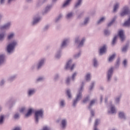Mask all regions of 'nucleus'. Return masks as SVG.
<instances>
[{
    "label": "nucleus",
    "mask_w": 130,
    "mask_h": 130,
    "mask_svg": "<svg viewBox=\"0 0 130 130\" xmlns=\"http://www.w3.org/2000/svg\"><path fill=\"white\" fill-rule=\"evenodd\" d=\"M43 110L41 109L36 111L35 113V123H38L39 122V119L40 118H43Z\"/></svg>",
    "instance_id": "4"
},
{
    "label": "nucleus",
    "mask_w": 130,
    "mask_h": 130,
    "mask_svg": "<svg viewBox=\"0 0 130 130\" xmlns=\"http://www.w3.org/2000/svg\"><path fill=\"white\" fill-rule=\"evenodd\" d=\"M95 85V82H93L92 83H91V84L90 86V88H89V90L90 91H91L93 88H94V86Z\"/></svg>",
    "instance_id": "56"
},
{
    "label": "nucleus",
    "mask_w": 130,
    "mask_h": 130,
    "mask_svg": "<svg viewBox=\"0 0 130 130\" xmlns=\"http://www.w3.org/2000/svg\"><path fill=\"white\" fill-rule=\"evenodd\" d=\"M6 83V79H3L0 81V86H4L5 85V83Z\"/></svg>",
    "instance_id": "52"
},
{
    "label": "nucleus",
    "mask_w": 130,
    "mask_h": 130,
    "mask_svg": "<svg viewBox=\"0 0 130 130\" xmlns=\"http://www.w3.org/2000/svg\"><path fill=\"white\" fill-rule=\"evenodd\" d=\"M78 74V73L77 72L74 73L72 76V81H75V78H76V77H77V75Z\"/></svg>",
    "instance_id": "53"
},
{
    "label": "nucleus",
    "mask_w": 130,
    "mask_h": 130,
    "mask_svg": "<svg viewBox=\"0 0 130 130\" xmlns=\"http://www.w3.org/2000/svg\"><path fill=\"white\" fill-rule=\"evenodd\" d=\"M129 47V42H127L124 46H123L121 51L123 53H126L128 50V48Z\"/></svg>",
    "instance_id": "15"
},
{
    "label": "nucleus",
    "mask_w": 130,
    "mask_h": 130,
    "mask_svg": "<svg viewBox=\"0 0 130 130\" xmlns=\"http://www.w3.org/2000/svg\"><path fill=\"white\" fill-rule=\"evenodd\" d=\"M113 75V68H110L107 74V82H110L111 81V78H112V75Z\"/></svg>",
    "instance_id": "7"
},
{
    "label": "nucleus",
    "mask_w": 130,
    "mask_h": 130,
    "mask_svg": "<svg viewBox=\"0 0 130 130\" xmlns=\"http://www.w3.org/2000/svg\"><path fill=\"white\" fill-rule=\"evenodd\" d=\"M93 67L94 68H97V67H98V61L95 58L93 59Z\"/></svg>",
    "instance_id": "41"
},
{
    "label": "nucleus",
    "mask_w": 130,
    "mask_h": 130,
    "mask_svg": "<svg viewBox=\"0 0 130 130\" xmlns=\"http://www.w3.org/2000/svg\"><path fill=\"white\" fill-rule=\"evenodd\" d=\"M61 18H62V15L60 14L58 17L56 18V19H55V22H58V21H59V20H60V19H61Z\"/></svg>",
    "instance_id": "55"
},
{
    "label": "nucleus",
    "mask_w": 130,
    "mask_h": 130,
    "mask_svg": "<svg viewBox=\"0 0 130 130\" xmlns=\"http://www.w3.org/2000/svg\"><path fill=\"white\" fill-rule=\"evenodd\" d=\"M24 110H25V107H22L19 110L20 112H24Z\"/></svg>",
    "instance_id": "62"
},
{
    "label": "nucleus",
    "mask_w": 130,
    "mask_h": 130,
    "mask_svg": "<svg viewBox=\"0 0 130 130\" xmlns=\"http://www.w3.org/2000/svg\"><path fill=\"white\" fill-rule=\"evenodd\" d=\"M83 16H84V12H81L79 15H78L77 19H81Z\"/></svg>",
    "instance_id": "58"
},
{
    "label": "nucleus",
    "mask_w": 130,
    "mask_h": 130,
    "mask_svg": "<svg viewBox=\"0 0 130 130\" xmlns=\"http://www.w3.org/2000/svg\"><path fill=\"white\" fill-rule=\"evenodd\" d=\"M83 89H84V82H82L81 87L78 90V93L77 94L76 98L75 100H73V103L72 105L73 107L75 108L78 104V102L82 99L83 95H82V92H83Z\"/></svg>",
    "instance_id": "2"
},
{
    "label": "nucleus",
    "mask_w": 130,
    "mask_h": 130,
    "mask_svg": "<svg viewBox=\"0 0 130 130\" xmlns=\"http://www.w3.org/2000/svg\"><path fill=\"white\" fill-rule=\"evenodd\" d=\"M121 98V96H118L116 98L115 103H116V104H118L119 103V102H120Z\"/></svg>",
    "instance_id": "45"
},
{
    "label": "nucleus",
    "mask_w": 130,
    "mask_h": 130,
    "mask_svg": "<svg viewBox=\"0 0 130 130\" xmlns=\"http://www.w3.org/2000/svg\"><path fill=\"white\" fill-rule=\"evenodd\" d=\"M44 80H45V77H44V76H40L36 79V83L43 82Z\"/></svg>",
    "instance_id": "33"
},
{
    "label": "nucleus",
    "mask_w": 130,
    "mask_h": 130,
    "mask_svg": "<svg viewBox=\"0 0 130 130\" xmlns=\"http://www.w3.org/2000/svg\"><path fill=\"white\" fill-rule=\"evenodd\" d=\"M123 26H126V27H129L130 26V17L127 19V21H126L124 24H123Z\"/></svg>",
    "instance_id": "37"
},
{
    "label": "nucleus",
    "mask_w": 130,
    "mask_h": 130,
    "mask_svg": "<svg viewBox=\"0 0 130 130\" xmlns=\"http://www.w3.org/2000/svg\"><path fill=\"white\" fill-rule=\"evenodd\" d=\"M119 36L121 40V41H123L124 40V34L123 32V30H121L119 31Z\"/></svg>",
    "instance_id": "26"
},
{
    "label": "nucleus",
    "mask_w": 130,
    "mask_h": 130,
    "mask_svg": "<svg viewBox=\"0 0 130 130\" xmlns=\"http://www.w3.org/2000/svg\"><path fill=\"white\" fill-rule=\"evenodd\" d=\"M15 0H8V4L10 5V4H11L12 2H14Z\"/></svg>",
    "instance_id": "64"
},
{
    "label": "nucleus",
    "mask_w": 130,
    "mask_h": 130,
    "mask_svg": "<svg viewBox=\"0 0 130 130\" xmlns=\"http://www.w3.org/2000/svg\"><path fill=\"white\" fill-rule=\"evenodd\" d=\"M45 61H46V59H45V58H42L40 59L37 64H34L31 66L30 70L31 71H34L36 68L38 71L41 70V69H42V67L45 64Z\"/></svg>",
    "instance_id": "3"
},
{
    "label": "nucleus",
    "mask_w": 130,
    "mask_h": 130,
    "mask_svg": "<svg viewBox=\"0 0 130 130\" xmlns=\"http://www.w3.org/2000/svg\"><path fill=\"white\" fill-rule=\"evenodd\" d=\"M59 79V75L56 74L54 76V81H57Z\"/></svg>",
    "instance_id": "50"
},
{
    "label": "nucleus",
    "mask_w": 130,
    "mask_h": 130,
    "mask_svg": "<svg viewBox=\"0 0 130 130\" xmlns=\"http://www.w3.org/2000/svg\"><path fill=\"white\" fill-rule=\"evenodd\" d=\"M90 110V113H91V115L92 116H94V114H95V112H94V111L93 110H91V109H89Z\"/></svg>",
    "instance_id": "60"
},
{
    "label": "nucleus",
    "mask_w": 130,
    "mask_h": 130,
    "mask_svg": "<svg viewBox=\"0 0 130 130\" xmlns=\"http://www.w3.org/2000/svg\"><path fill=\"white\" fill-rule=\"evenodd\" d=\"M33 111V110L32 109H30L28 110L27 113L25 114L26 117H28V116H30L32 114V112Z\"/></svg>",
    "instance_id": "42"
},
{
    "label": "nucleus",
    "mask_w": 130,
    "mask_h": 130,
    "mask_svg": "<svg viewBox=\"0 0 130 130\" xmlns=\"http://www.w3.org/2000/svg\"><path fill=\"white\" fill-rule=\"evenodd\" d=\"M81 4H82V0H78L77 2L75 5V8L76 9L79 7L81 6Z\"/></svg>",
    "instance_id": "39"
},
{
    "label": "nucleus",
    "mask_w": 130,
    "mask_h": 130,
    "mask_svg": "<svg viewBox=\"0 0 130 130\" xmlns=\"http://www.w3.org/2000/svg\"><path fill=\"white\" fill-rule=\"evenodd\" d=\"M4 123V116H1L0 117V124H3Z\"/></svg>",
    "instance_id": "57"
},
{
    "label": "nucleus",
    "mask_w": 130,
    "mask_h": 130,
    "mask_svg": "<svg viewBox=\"0 0 130 130\" xmlns=\"http://www.w3.org/2000/svg\"><path fill=\"white\" fill-rule=\"evenodd\" d=\"M51 9H52V5H50L47 6L45 8L44 11L43 12V14L46 15L47 13H49V12H50V11L51 10Z\"/></svg>",
    "instance_id": "14"
},
{
    "label": "nucleus",
    "mask_w": 130,
    "mask_h": 130,
    "mask_svg": "<svg viewBox=\"0 0 130 130\" xmlns=\"http://www.w3.org/2000/svg\"><path fill=\"white\" fill-rule=\"evenodd\" d=\"M85 80L87 82H90L91 81V74L87 73L85 76Z\"/></svg>",
    "instance_id": "36"
},
{
    "label": "nucleus",
    "mask_w": 130,
    "mask_h": 130,
    "mask_svg": "<svg viewBox=\"0 0 130 130\" xmlns=\"http://www.w3.org/2000/svg\"><path fill=\"white\" fill-rule=\"evenodd\" d=\"M100 123V120L96 119L94 123V130H98L97 129V125H98Z\"/></svg>",
    "instance_id": "34"
},
{
    "label": "nucleus",
    "mask_w": 130,
    "mask_h": 130,
    "mask_svg": "<svg viewBox=\"0 0 130 130\" xmlns=\"http://www.w3.org/2000/svg\"><path fill=\"white\" fill-rule=\"evenodd\" d=\"M36 93V89L35 88H29L27 90V95L28 97H31V96H33L34 94Z\"/></svg>",
    "instance_id": "11"
},
{
    "label": "nucleus",
    "mask_w": 130,
    "mask_h": 130,
    "mask_svg": "<svg viewBox=\"0 0 130 130\" xmlns=\"http://www.w3.org/2000/svg\"><path fill=\"white\" fill-rule=\"evenodd\" d=\"M15 37V34L14 32H10L7 36V39L8 40H11V39H13Z\"/></svg>",
    "instance_id": "30"
},
{
    "label": "nucleus",
    "mask_w": 130,
    "mask_h": 130,
    "mask_svg": "<svg viewBox=\"0 0 130 130\" xmlns=\"http://www.w3.org/2000/svg\"><path fill=\"white\" fill-rule=\"evenodd\" d=\"M89 100H90V97H89V96H88L86 98H85L84 100H83V103H84L85 104L87 103L88 102V101H89Z\"/></svg>",
    "instance_id": "47"
},
{
    "label": "nucleus",
    "mask_w": 130,
    "mask_h": 130,
    "mask_svg": "<svg viewBox=\"0 0 130 130\" xmlns=\"http://www.w3.org/2000/svg\"><path fill=\"white\" fill-rule=\"evenodd\" d=\"M123 66H124V68H126L127 67V59H125L122 62Z\"/></svg>",
    "instance_id": "48"
},
{
    "label": "nucleus",
    "mask_w": 130,
    "mask_h": 130,
    "mask_svg": "<svg viewBox=\"0 0 130 130\" xmlns=\"http://www.w3.org/2000/svg\"><path fill=\"white\" fill-rule=\"evenodd\" d=\"M67 95L69 99H72V93L71 92V89H68L67 90Z\"/></svg>",
    "instance_id": "38"
},
{
    "label": "nucleus",
    "mask_w": 130,
    "mask_h": 130,
    "mask_svg": "<svg viewBox=\"0 0 130 130\" xmlns=\"http://www.w3.org/2000/svg\"><path fill=\"white\" fill-rule=\"evenodd\" d=\"M116 16H114L113 19H112V20L111 21V22H110L108 24V27H110L112 24H113V23H114L115 22V20H116Z\"/></svg>",
    "instance_id": "32"
},
{
    "label": "nucleus",
    "mask_w": 130,
    "mask_h": 130,
    "mask_svg": "<svg viewBox=\"0 0 130 130\" xmlns=\"http://www.w3.org/2000/svg\"><path fill=\"white\" fill-rule=\"evenodd\" d=\"M81 52H79L78 53L75 54L74 55V57L75 59H77V58H79L81 56Z\"/></svg>",
    "instance_id": "43"
},
{
    "label": "nucleus",
    "mask_w": 130,
    "mask_h": 130,
    "mask_svg": "<svg viewBox=\"0 0 130 130\" xmlns=\"http://www.w3.org/2000/svg\"><path fill=\"white\" fill-rule=\"evenodd\" d=\"M13 130H22V127L18 126V127H15Z\"/></svg>",
    "instance_id": "61"
},
{
    "label": "nucleus",
    "mask_w": 130,
    "mask_h": 130,
    "mask_svg": "<svg viewBox=\"0 0 130 130\" xmlns=\"http://www.w3.org/2000/svg\"><path fill=\"white\" fill-rule=\"evenodd\" d=\"M16 78H17V75H14L10 76L8 78V80L9 82H13V81H15V80H16Z\"/></svg>",
    "instance_id": "29"
},
{
    "label": "nucleus",
    "mask_w": 130,
    "mask_h": 130,
    "mask_svg": "<svg viewBox=\"0 0 130 130\" xmlns=\"http://www.w3.org/2000/svg\"><path fill=\"white\" fill-rule=\"evenodd\" d=\"M116 55V54L115 53H114L112 55H111L108 59V62H112L114 60V58H115Z\"/></svg>",
    "instance_id": "28"
},
{
    "label": "nucleus",
    "mask_w": 130,
    "mask_h": 130,
    "mask_svg": "<svg viewBox=\"0 0 130 130\" xmlns=\"http://www.w3.org/2000/svg\"><path fill=\"white\" fill-rule=\"evenodd\" d=\"M41 20V17L39 15H36L33 18V20L31 22V26H35L37 25Z\"/></svg>",
    "instance_id": "6"
},
{
    "label": "nucleus",
    "mask_w": 130,
    "mask_h": 130,
    "mask_svg": "<svg viewBox=\"0 0 130 130\" xmlns=\"http://www.w3.org/2000/svg\"><path fill=\"white\" fill-rule=\"evenodd\" d=\"M119 3H116L114 5V8L113 10V13H116L117 12V10L119 8V6H120Z\"/></svg>",
    "instance_id": "24"
},
{
    "label": "nucleus",
    "mask_w": 130,
    "mask_h": 130,
    "mask_svg": "<svg viewBox=\"0 0 130 130\" xmlns=\"http://www.w3.org/2000/svg\"><path fill=\"white\" fill-rule=\"evenodd\" d=\"M128 14V7L125 6L123 8L122 11L120 13V16L123 17L125 15H127Z\"/></svg>",
    "instance_id": "13"
},
{
    "label": "nucleus",
    "mask_w": 130,
    "mask_h": 130,
    "mask_svg": "<svg viewBox=\"0 0 130 130\" xmlns=\"http://www.w3.org/2000/svg\"><path fill=\"white\" fill-rule=\"evenodd\" d=\"M73 0H66L64 2L63 4L62 5V8L64 9V8H68L69 6L71 5V3H72Z\"/></svg>",
    "instance_id": "18"
},
{
    "label": "nucleus",
    "mask_w": 130,
    "mask_h": 130,
    "mask_svg": "<svg viewBox=\"0 0 130 130\" xmlns=\"http://www.w3.org/2000/svg\"><path fill=\"white\" fill-rule=\"evenodd\" d=\"M51 127L48 126H44L43 127V130H51Z\"/></svg>",
    "instance_id": "54"
},
{
    "label": "nucleus",
    "mask_w": 130,
    "mask_h": 130,
    "mask_svg": "<svg viewBox=\"0 0 130 130\" xmlns=\"http://www.w3.org/2000/svg\"><path fill=\"white\" fill-rule=\"evenodd\" d=\"M89 21H90V17H87L84 19L83 23L81 24V26H87L89 24Z\"/></svg>",
    "instance_id": "22"
},
{
    "label": "nucleus",
    "mask_w": 130,
    "mask_h": 130,
    "mask_svg": "<svg viewBox=\"0 0 130 130\" xmlns=\"http://www.w3.org/2000/svg\"><path fill=\"white\" fill-rule=\"evenodd\" d=\"M6 0H0L1 5H4Z\"/></svg>",
    "instance_id": "63"
},
{
    "label": "nucleus",
    "mask_w": 130,
    "mask_h": 130,
    "mask_svg": "<svg viewBox=\"0 0 130 130\" xmlns=\"http://www.w3.org/2000/svg\"><path fill=\"white\" fill-rule=\"evenodd\" d=\"M119 116L120 118H123V119H125V115H124V113L120 112L119 113Z\"/></svg>",
    "instance_id": "44"
},
{
    "label": "nucleus",
    "mask_w": 130,
    "mask_h": 130,
    "mask_svg": "<svg viewBox=\"0 0 130 130\" xmlns=\"http://www.w3.org/2000/svg\"><path fill=\"white\" fill-rule=\"evenodd\" d=\"M104 32L106 36H109V35H110V31L108 29H105Z\"/></svg>",
    "instance_id": "46"
},
{
    "label": "nucleus",
    "mask_w": 130,
    "mask_h": 130,
    "mask_svg": "<svg viewBox=\"0 0 130 130\" xmlns=\"http://www.w3.org/2000/svg\"><path fill=\"white\" fill-rule=\"evenodd\" d=\"M110 111H108V113L111 114H115L116 113V108L114 105H112V102L110 103Z\"/></svg>",
    "instance_id": "9"
},
{
    "label": "nucleus",
    "mask_w": 130,
    "mask_h": 130,
    "mask_svg": "<svg viewBox=\"0 0 130 130\" xmlns=\"http://www.w3.org/2000/svg\"><path fill=\"white\" fill-rule=\"evenodd\" d=\"M74 16H75V13L73 11H71L67 14L66 18L67 20H70V19H72Z\"/></svg>",
    "instance_id": "19"
},
{
    "label": "nucleus",
    "mask_w": 130,
    "mask_h": 130,
    "mask_svg": "<svg viewBox=\"0 0 130 130\" xmlns=\"http://www.w3.org/2000/svg\"><path fill=\"white\" fill-rule=\"evenodd\" d=\"M80 37H77L75 38V42L76 44H78L77 47L78 48H81L84 46V44L85 43V41H86V39L83 38L81 40Z\"/></svg>",
    "instance_id": "5"
},
{
    "label": "nucleus",
    "mask_w": 130,
    "mask_h": 130,
    "mask_svg": "<svg viewBox=\"0 0 130 130\" xmlns=\"http://www.w3.org/2000/svg\"><path fill=\"white\" fill-rule=\"evenodd\" d=\"M18 41L17 40H13L7 46V51L9 54H12L15 51L16 46H18Z\"/></svg>",
    "instance_id": "1"
},
{
    "label": "nucleus",
    "mask_w": 130,
    "mask_h": 130,
    "mask_svg": "<svg viewBox=\"0 0 130 130\" xmlns=\"http://www.w3.org/2000/svg\"><path fill=\"white\" fill-rule=\"evenodd\" d=\"M61 123L62 124V128H64L66 127V125H67V119H64L61 120Z\"/></svg>",
    "instance_id": "31"
},
{
    "label": "nucleus",
    "mask_w": 130,
    "mask_h": 130,
    "mask_svg": "<svg viewBox=\"0 0 130 130\" xmlns=\"http://www.w3.org/2000/svg\"><path fill=\"white\" fill-rule=\"evenodd\" d=\"M6 61V55L5 54L0 55V66L4 64Z\"/></svg>",
    "instance_id": "21"
},
{
    "label": "nucleus",
    "mask_w": 130,
    "mask_h": 130,
    "mask_svg": "<svg viewBox=\"0 0 130 130\" xmlns=\"http://www.w3.org/2000/svg\"><path fill=\"white\" fill-rule=\"evenodd\" d=\"M96 101H97V100L96 99L92 100L90 101L89 106L88 107V109H91L92 106L95 104V102H96Z\"/></svg>",
    "instance_id": "35"
},
{
    "label": "nucleus",
    "mask_w": 130,
    "mask_h": 130,
    "mask_svg": "<svg viewBox=\"0 0 130 130\" xmlns=\"http://www.w3.org/2000/svg\"><path fill=\"white\" fill-rule=\"evenodd\" d=\"M107 48V46L105 45L102 47L100 49V55H103L104 53H105V52H106Z\"/></svg>",
    "instance_id": "17"
},
{
    "label": "nucleus",
    "mask_w": 130,
    "mask_h": 130,
    "mask_svg": "<svg viewBox=\"0 0 130 130\" xmlns=\"http://www.w3.org/2000/svg\"><path fill=\"white\" fill-rule=\"evenodd\" d=\"M72 62H73V60L72 59L69 60L66 63V66L65 67V70H69V69H70L71 71H73L74 70V68H75V64H73L72 65Z\"/></svg>",
    "instance_id": "8"
},
{
    "label": "nucleus",
    "mask_w": 130,
    "mask_h": 130,
    "mask_svg": "<svg viewBox=\"0 0 130 130\" xmlns=\"http://www.w3.org/2000/svg\"><path fill=\"white\" fill-rule=\"evenodd\" d=\"M117 39V36H115L113 39V40L112 41V45L113 46H114V45H115V44H116V40Z\"/></svg>",
    "instance_id": "40"
},
{
    "label": "nucleus",
    "mask_w": 130,
    "mask_h": 130,
    "mask_svg": "<svg viewBox=\"0 0 130 130\" xmlns=\"http://www.w3.org/2000/svg\"><path fill=\"white\" fill-rule=\"evenodd\" d=\"M106 20V17H103L101 18L99 20L97 21L96 22L97 25H100V24H102V23H104Z\"/></svg>",
    "instance_id": "25"
},
{
    "label": "nucleus",
    "mask_w": 130,
    "mask_h": 130,
    "mask_svg": "<svg viewBox=\"0 0 130 130\" xmlns=\"http://www.w3.org/2000/svg\"><path fill=\"white\" fill-rule=\"evenodd\" d=\"M61 57V50H59L56 53L55 55V58L56 59H59Z\"/></svg>",
    "instance_id": "23"
},
{
    "label": "nucleus",
    "mask_w": 130,
    "mask_h": 130,
    "mask_svg": "<svg viewBox=\"0 0 130 130\" xmlns=\"http://www.w3.org/2000/svg\"><path fill=\"white\" fill-rule=\"evenodd\" d=\"M48 0H41L38 2L37 4V7H40L43 5V4H45V3H47Z\"/></svg>",
    "instance_id": "27"
},
{
    "label": "nucleus",
    "mask_w": 130,
    "mask_h": 130,
    "mask_svg": "<svg viewBox=\"0 0 130 130\" xmlns=\"http://www.w3.org/2000/svg\"><path fill=\"white\" fill-rule=\"evenodd\" d=\"M12 23L11 22H7L5 23L4 25L1 26L0 29L1 30H9L10 28H11V26Z\"/></svg>",
    "instance_id": "10"
},
{
    "label": "nucleus",
    "mask_w": 130,
    "mask_h": 130,
    "mask_svg": "<svg viewBox=\"0 0 130 130\" xmlns=\"http://www.w3.org/2000/svg\"><path fill=\"white\" fill-rule=\"evenodd\" d=\"M14 118L15 119H19L20 118V114L18 113H16V114H15L14 116Z\"/></svg>",
    "instance_id": "51"
},
{
    "label": "nucleus",
    "mask_w": 130,
    "mask_h": 130,
    "mask_svg": "<svg viewBox=\"0 0 130 130\" xmlns=\"http://www.w3.org/2000/svg\"><path fill=\"white\" fill-rule=\"evenodd\" d=\"M48 29H49V25H45V27H43V31H44V32H45V31H47Z\"/></svg>",
    "instance_id": "49"
},
{
    "label": "nucleus",
    "mask_w": 130,
    "mask_h": 130,
    "mask_svg": "<svg viewBox=\"0 0 130 130\" xmlns=\"http://www.w3.org/2000/svg\"><path fill=\"white\" fill-rule=\"evenodd\" d=\"M7 36V33L6 31L0 32V42H3Z\"/></svg>",
    "instance_id": "16"
},
{
    "label": "nucleus",
    "mask_w": 130,
    "mask_h": 130,
    "mask_svg": "<svg viewBox=\"0 0 130 130\" xmlns=\"http://www.w3.org/2000/svg\"><path fill=\"white\" fill-rule=\"evenodd\" d=\"M59 106L60 108H63L66 107V100L61 99L59 101Z\"/></svg>",
    "instance_id": "20"
},
{
    "label": "nucleus",
    "mask_w": 130,
    "mask_h": 130,
    "mask_svg": "<svg viewBox=\"0 0 130 130\" xmlns=\"http://www.w3.org/2000/svg\"><path fill=\"white\" fill-rule=\"evenodd\" d=\"M70 82H71V78L70 77H68L66 80V83L67 85H70Z\"/></svg>",
    "instance_id": "59"
},
{
    "label": "nucleus",
    "mask_w": 130,
    "mask_h": 130,
    "mask_svg": "<svg viewBox=\"0 0 130 130\" xmlns=\"http://www.w3.org/2000/svg\"><path fill=\"white\" fill-rule=\"evenodd\" d=\"M69 42H70V39H66L64 40L61 44L60 48L62 49V48H65V47H67V46H68V43H69Z\"/></svg>",
    "instance_id": "12"
}]
</instances>
